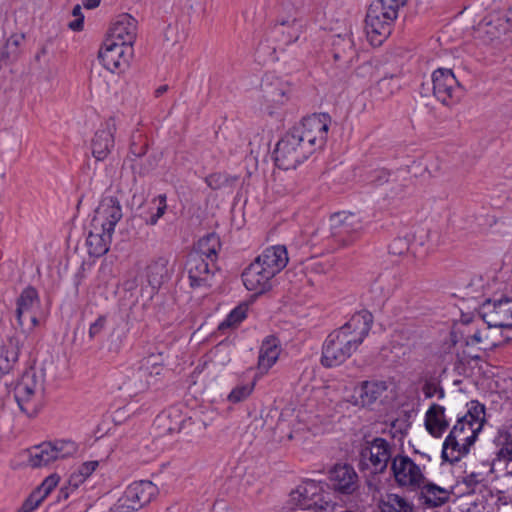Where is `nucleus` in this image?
<instances>
[{
    "label": "nucleus",
    "instance_id": "nucleus-27",
    "mask_svg": "<svg viewBox=\"0 0 512 512\" xmlns=\"http://www.w3.org/2000/svg\"><path fill=\"white\" fill-rule=\"evenodd\" d=\"M498 460L506 464V470L512 474V424L499 430L496 438Z\"/></svg>",
    "mask_w": 512,
    "mask_h": 512
},
{
    "label": "nucleus",
    "instance_id": "nucleus-48",
    "mask_svg": "<svg viewBox=\"0 0 512 512\" xmlns=\"http://www.w3.org/2000/svg\"><path fill=\"white\" fill-rule=\"evenodd\" d=\"M379 2L388 5L396 10H399L401 6H403L406 0H378Z\"/></svg>",
    "mask_w": 512,
    "mask_h": 512
},
{
    "label": "nucleus",
    "instance_id": "nucleus-43",
    "mask_svg": "<svg viewBox=\"0 0 512 512\" xmlns=\"http://www.w3.org/2000/svg\"><path fill=\"white\" fill-rule=\"evenodd\" d=\"M409 249V243L405 238H396L389 245V252L393 255H403Z\"/></svg>",
    "mask_w": 512,
    "mask_h": 512
},
{
    "label": "nucleus",
    "instance_id": "nucleus-19",
    "mask_svg": "<svg viewBox=\"0 0 512 512\" xmlns=\"http://www.w3.org/2000/svg\"><path fill=\"white\" fill-rule=\"evenodd\" d=\"M135 39L136 20L131 15L123 13L113 19L105 40L132 47Z\"/></svg>",
    "mask_w": 512,
    "mask_h": 512
},
{
    "label": "nucleus",
    "instance_id": "nucleus-6",
    "mask_svg": "<svg viewBox=\"0 0 512 512\" xmlns=\"http://www.w3.org/2000/svg\"><path fill=\"white\" fill-rule=\"evenodd\" d=\"M77 449V444L69 439L42 442L27 450V463L32 468L45 467L56 461L74 456Z\"/></svg>",
    "mask_w": 512,
    "mask_h": 512
},
{
    "label": "nucleus",
    "instance_id": "nucleus-20",
    "mask_svg": "<svg viewBox=\"0 0 512 512\" xmlns=\"http://www.w3.org/2000/svg\"><path fill=\"white\" fill-rule=\"evenodd\" d=\"M332 488L341 494H353L359 487V477L348 464L336 465L329 474Z\"/></svg>",
    "mask_w": 512,
    "mask_h": 512
},
{
    "label": "nucleus",
    "instance_id": "nucleus-31",
    "mask_svg": "<svg viewBox=\"0 0 512 512\" xmlns=\"http://www.w3.org/2000/svg\"><path fill=\"white\" fill-rule=\"evenodd\" d=\"M380 508L389 512H416L414 504L398 494H388Z\"/></svg>",
    "mask_w": 512,
    "mask_h": 512
},
{
    "label": "nucleus",
    "instance_id": "nucleus-41",
    "mask_svg": "<svg viewBox=\"0 0 512 512\" xmlns=\"http://www.w3.org/2000/svg\"><path fill=\"white\" fill-rule=\"evenodd\" d=\"M206 184L212 188V189H220L226 185H228V178L227 176L220 174V173H214L206 177L205 179Z\"/></svg>",
    "mask_w": 512,
    "mask_h": 512
},
{
    "label": "nucleus",
    "instance_id": "nucleus-58",
    "mask_svg": "<svg viewBox=\"0 0 512 512\" xmlns=\"http://www.w3.org/2000/svg\"><path fill=\"white\" fill-rule=\"evenodd\" d=\"M384 84H386L385 80H382V81L379 82V85H381V86L384 85Z\"/></svg>",
    "mask_w": 512,
    "mask_h": 512
},
{
    "label": "nucleus",
    "instance_id": "nucleus-1",
    "mask_svg": "<svg viewBox=\"0 0 512 512\" xmlns=\"http://www.w3.org/2000/svg\"><path fill=\"white\" fill-rule=\"evenodd\" d=\"M372 322V314L362 310L355 313L339 329L330 333L322 347V365L331 368L344 363L367 337Z\"/></svg>",
    "mask_w": 512,
    "mask_h": 512
},
{
    "label": "nucleus",
    "instance_id": "nucleus-4",
    "mask_svg": "<svg viewBox=\"0 0 512 512\" xmlns=\"http://www.w3.org/2000/svg\"><path fill=\"white\" fill-rule=\"evenodd\" d=\"M45 372L41 368L29 367L17 382L14 395L19 408L29 417L35 416L42 407Z\"/></svg>",
    "mask_w": 512,
    "mask_h": 512
},
{
    "label": "nucleus",
    "instance_id": "nucleus-32",
    "mask_svg": "<svg viewBox=\"0 0 512 512\" xmlns=\"http://www.w3.org/2000/svg\"><path fill=\"white\" fill-rule=\"evenodd\" d=\"M96 470V461L83 462L71 475L68 484L73 489H77L89 478Z\"/></svg>",
    "mask_w": 512,
    "mask_h": 512
},
{
    "label": "nucleus",
    "instance_id": "nucleus-13",
    "mask_svg": "<svg viewBox=\"0 0 512 512\" xmlns=\"http://www.w3.org/2000/svg\"><path fill=\"white\" fill-rule=\"evenodd\" d=\"M263 101L268 113L286 105L292 98L293 88L291 84L280 77L267 76L262 84Z\"/></svg>",
    "mask_w": 512,
    "mask_h": 512
},
{
    "label": "nucleus",
    "instance_id": "nucleus-12",
    "mask_svg": "<svg viewBox=\"0 0 512 512\" xmlns=\"http://www.w3.org/2000/svg\"><path fill=\"white\" fill-rule=\"evenodd\" d=\"M392 459V446L383 438L367 441L360 452V465L372 473L383 472Z\"/></svg>",
    "mask_w": 512,
    "mask_h": 512
},
{
    "label": "nucleus",
    "instance_id": "nucleus-18",
    "mask_svg": "<svg viewBox=\"0 0 512 512\" xmlns=\"http://www.w3.org/2000/svg\"><path fill=\"white\" fill-rule=\"evenodd\" d=\"M132 54L133 49L129 45L105 40L98 57L101 58L102 64L107 70L115 72L123 71L128 67Z\"/></svg>",
    "mask_w": 512,
    "mask_h": 512
},
{
    "label": "nucleus",
    "instance_id": "nucleus-59",
    "mask_svg": "<svg viewBox=\"0 0 512 512\" xmlns=\"http://www.w3.org/2000/svg\"><path fill=\"white\" fill-rule=\"evenodd\" d=\"M127 288L128 289H131L133 287V284L129 285L128 283L126 284Z\"/></svg>",
    "mask_w": 512,
    "mask_h": 512
},
{
    "label": "nucleus",
    "instance_id": "nucleus-54",
    "mask_svg": "<svg viewBox=\"0 0 512 512\" xmlns=\"http://www.w3.org/2000/svg\"><path fill=\"white\" fill-rule=\"evenodd\" d=\"M93 237H94V235H93V231H92V230H90V231L88 232V236H87V240H86V242H87V244H88L89 246H92V245H93Z\"/></svg>",
    "mask_w": 512,
    "mask_h": 512
},
{
    "label": "nucleus",
    "instance_id": "nucleus-57",
    "mask_svg": "<svg viewBox=\"0 0 512 512\" xmlns=\"http://www.w3.org/2000/svg\"><path fill=\"white\" fill-rule=\"evenodd\" d=\"M165 90H166V87H161V88H159V89L157 90V92H158V93H162V92H163V91H165Z\"/></svg>",
    "mask_w": 512,
    "mask_h": 512
},
{
    "label": "nucleus",
    "instance_id": "nucleus-47",
    "mask_svg": "<svg viewBox=\"0 0 512 512\" xmlns=\"http://www.w3.org/2000/svg\"><path fill=\"white\" fill-rule=\"evenodd\" d=\"M495 308H497V313H510L511 315V318H512V308L510 307V302L508 300H505V301H499L498 305L495 306Z\"/></svg>",
    "mask_w": 512,
    "mask_h": 512
},
{
    "label": "nucleus",
    "instance_id": "nucleus-37",
    "mask_svg": "<svg viewBox=\"0 0 512 512\" xmlns=\"http://www.w3.org/2000/svg\"><path fill=\"white\" fill-rule=\"evenodd\" d=\"M60 481V476L56 473L47 476L42 483L34 489V491L45 500L48 495L57 487Z\"/></svg>",
    "mask_w": 512,
    "mask_h": 512
},
{
    "label": "nucleus",
    "instance_id": "nucleus-21",
    "mask_svg": "<svg viewBox=\"0 0 512 512\" xmlns=\"http://www.w3.org/2000/svg\"><path fill=\"white\" fill-rule=\"evenodd\" d=\"M417 491L419 492V501L427 508H436L446 504L453 494L452 488L440 486L430 481L428 477Z\"/></svg>",
    "mask_w": 512,
    "mask_h": 512
},
{
    "label": "nucleus",
    "instance_id": "nucleus-35",
    "mask_svg": "<svg viewBox=\"0 0 512 512\" xmlns=\"http://www.w3.org/2000/svg\"><path fill=\"white\" fill-rule=\"evenodd\" d=\"M488 340V328L476 329L474 332L468 331L465 336V342L468 346H479L481 349L489 348L490 344Z\"/></svg>",
    "mask_w": 512,
    "mask_h": 512
},
{
    "label": "nucleus",
    "instance_id": "nucleus-42",
    "mask_svg": "<svg viewBox=\"0 0 512 512\" xmlns=\"http://www.w3.org/2000/svg\"><path fill=\"white\" fill-rule=\"evenodd\" d=\"M138 510L132 507V503L128 500L127 494H124L117 500V502L110 508V512H132Z\"/></svg>",
    "mask_w": 512,
    "mask_h": 512
},
{
    "label": "nucleus",
    "instance_id": "nucleus-15",
    "mask_svg": "<svg viewBox=\"0 0 512 512\" xmlns=\"http://www.w3.org/2000/svg\"><path fill=\"white\" fill-rule=\"evenodd\" d=\"M330 228L334 238L342 245H348L363 230V223L356 214L339 212L331 216Z\"/></svg>",
    "mask_w": 512,
    "mask_h": 512
},
{
    "label": "nucleus",
    "instance_id": "nucleus-7",
    "mask_svg": "<svg viewBox=\"0 0 512 512\" xmlns=\"http://www.w3.org/2000/svg\"><path fill=\"white\" fill-rule=\"evenodd\" d=\"M330 123L327 114H313L305 117L292 131L313 154L325 145Z\"/></svg>",
    "mask_w": 512,
    "mask_h": 512
},
{
    "label": "nucleus",
    "instance_id": "nucleus-33",
    "mask_svg": "<svg viewBox=\"0 0 512 512\" xmlns=\"http://www.w3.org/2000/svg\"><path fill=\"white\" fill-rule=\"evenodd\" d=\"M247 317V306L239 305L235 307L226 318L219 324L221 331L236 328Z\"/></svg>",
    "mask_w": 512,
    "mask_h": 512
},
{
    "label": "nucleus",
    "instance_id": "nucleus-52",
    "mask_svg": "<svg viewBox=\"0 0 512 512\" xmlns=\"http://www.w3.org/2000/svg\"><path fill=\"white\" fill-rule=\"evenodd\" d=\"M343 42L345 43V46L349 47V49H352L354 46V42L351 39L350 35L347 36V39H343Z\"/></svg>",
    "mask_w": 512,
    "mask_h": 512
},
{
    "label": "nucleus",
    "instance_id": "nucleus-25",
    "mask_svg": "<svg viewBox=\"0 0 512 512\" xmlns=\"http://www.w3.org/2000/svg\"><path fill=\"white\" fill-rule=\"evenodd\" d=\"M281 352L279 341L275 337L263 340L258 356V370L265 374L277 362Z\"/></svg>",
    "mask_w": 512,
    "mask_h": 512
},
{
    "label": "nucleus",
    "instance_id": "nucleus-16",
    "mask_svg": "<svg viewBox=\"0 0 512 512\" xmlns=\"http://www.w3.org/2000/svg\"><path fill=\"white\" fill-rule=\"evenodd\" d=\"M386 381H363L356 385L353 393L345 397V401L358 408H366L381 400L387 392Z\"/></svg>",
    "mask_w": 512,
    "mask_h": 512
},
{
    "label": "nucleus",
    "instance_id": "nucleus-36",
    "mask_svg": "<svg viewBox=\"0 0 512 512\" xmlns=\"http://www.w3.org/2000/svg\"><path fill=\"white\" fill-rule=\"evenodd\" d=\"M255 383L249 382L245 384H239L227 396V400L233 404L239 403L247 399L254 390Z\"/></svg>",
    "mask_w": 512,
    "mask_h": 512
},
{
    "label": "nucleus",
    "instance_id": "nucleus-8",
    "mask_svg": "<svg viewBox=\"0 0 512 512\" xmlns=\"http://www.w3.org/2000/svg\"><path fill=\"white\" fill-rule=\"evenodd\" d=\"M391 473L399 488L415 492L420 485L424 484L427 468L425 465L416 463L409 456L399 454L392 459Z\"/></svg>",
    "mask_w": 512,
    "mask_h": 512
},
{
    "label": "nucleus",
    "instance_id": "nucleus-56",
    "mask_svg": "<svg viewBox=\"0 0 512 512\" xmlns=\"http://www.w3.org/2000/svg\"><path fill=\"white\" fill-rule=\"evenodd\" d=\"M504 325V322L503 321H496L494 323V326H503Z\"/></svg>",
    "mask_w": 512,
    "mask_h": 512
},
{
    "label": "nucleus",
    "instance_id": "nucleus-44",
    "mask_svg": "<svg viewBox=\"0 0 512 512\" xmlns=\"http://www.w3.org/2000/svg\"><path fill=\"white\" fill-rule=\"evenodd\" d=\"M179 33H178V27L169 25L167 26L165 32H164V39L167 43H171L172 45L179 42Z\"/></svg>",
    "mask_w": 512,
    "mask_h": 512
},
{
    "label": "nucleus",
    "instance_id": "nucleus-17",
    "mask_svg": "<svg viewBox=\"0 0 512 512\" xmlns=\"http://www.w3.org/2000/svg\"><path fill=\"white\" fill-rule=\"evenodd\" d=\"M101 207L105 221L102 223L103 233L100 236V242H98V254H105L109 251L115 226L123 214L119 200L114 197L105 198Z\"/></svg>",
    "mask_w": 512,
    "mask_h": 512
},
{
    "label": "nucleus",
    "instance_id": "nucleus-9",
    "mask_svg": "<svg viewBox=\"0 0 512 512\" xmlns=\"http://www.w3.org/2000/svg\"><path fill=\"white\" fill-rule=\"evenodd\" d=\"M398 10L379 1L373 2L367 11L365 29L373 45L381 44L390 34L392 22L396 19Z\"/></svg>",
    "mask_w": 512,
    "mask_h": 512
},
{
    "label": "nucleus",
    "instance_id": "nucleus-2",
    "mask_svg": "<svg viewBox=\"0 0 512 512\" xmlns=\"http://www.w3.org/2000/svg\"><path fill=\"white\" fill-rule=\"evenodd\" d=\"M484 422V405L478 401H470L467 404V412L458 418L443 443V460L454 463L467 455L482 430Z\"/></svg>",
    "mask_w": 512,
    "mask_h": 512
},
{
    "label": "nucleus",
    "instance_id": "nucleus-46",
    "mask_svg": "<svg viewBox=\"0 0 512 512\" xmlns=\"http://www.w3.org/2000/svg\"><path fill=\"white\" fill-rule=\"evenodd\" d=\"M438 391V387L433 383H426L423 387V392L425 397L431 398L433 397Z\"/></svg>",
    "mask_w": 512,
    "mask_h": 512
},
{
    "label": "nucleus",
    "instance_id": "nucleus-3",
    "mask_svg": "<svg viewBox=\"0 0 512 512\" xmlns=\"http://www.w3.org/2000/svg\"><path fill=\"white\" fill-rule=\"evenodd\" d=\"M288 261V252L284 245L267 247L243 271L242 281L245 288L255 295L270 291L275 277L287 266Z\"/></svg>",
    "mask_w": 512,
    "mask_h": 512
},
{
    "label": "nucleus",
    "instance_id": "nucleus-49",
    "mask_svg": "<svg viewBox=\"0 0 512 512\" xmlns=\"http://www.w3.org/2000/svg\"><path fill=\"white\" fill-rule=\"evenodd\" d=\"M278 23L281 26L292 27V26H294L296 24V19L295 18H282V19L278 20Z\"/></svg>",
    "mask_w": 512,
    "mask_h": 512
},
{
    "label": "nucleus",
    "instance_id": "nucleus-38",
    "mask_svg": "<svg viewBox=\"0 0 512 512\" xmlns=\"http://www.w3.org/2000/svg\"><path fill=\"white\" fill-rule=\"evenodd\" d=\"M44 500L33 490L16 512H33Z\"/></svg>",
    "mask_w": 512,
    "mask_h": 512
},
{
    "label": "nucleus",
    "instance_id": "nucleus-40",
    "mask_svg": "<svg viewBox=\"0 0 512 512\" xmlns=\"http://www.w3.org/2000/svg\"><path fill=\"white\" fill-rule=\"evenodd\" d=\"M72 16L74 17V20L68 23L69 29L76 32L83 30L84 15L82 14L81 6L79 4L74 6Z\"/></svg>",
    "mask_w": 512,
    "mask_h": 512
},
{
    "label": "nucleus",
    "instance_id": "nucleus-26",
    "mask_svg": "<svg viewBox=\"0 0 512 512\" xmlns=\"http://www.w3.org/2000/svg\"><path fill=\"white\" fill-rule=\"evenodd\" d=\"M23 344L16 337H12L7 343L0 346V377L9 373L18 361Z\"/></svg>",
    "mask_w": 512,
    "mask_h": 512
},
{
    "label": "nucleus",
    "instance_id": "nucleus-14",
    "mask_svg": "<svg viewBox=\"0 0 512 512\" xmlns=\"http://www.w3.org/2000/svg\"><path fill=\"white\" fill-rule=\"evenodd\" d=\"M434 96L444 105L450 106L460 99V85L453 71L447 68H438L432 75Z\"/></svg>",
    "mask_w": 512,
    "mask_h": 512
},
{
    "label": "nucleus",
    "instance_id": "nucleus-11",
    "mask_svg": "<svg viewBox=\"0 0 512 512\" xmlns=\"http://www.w3.org/2000/svg\"><path fill=\"white\" fill-rule=\"evenodd\" d=\"M274 154L276 165L284 170L296 168L312 155L292 130L278 142Z\"/></svg>",
    "mask_w": 512,
    "mask_h": 512
},
{
    "label": "nucleus",
    "instance_id": "nucleus-23",
    "mask_svg": "<svg viewBox=\"0 0 512 512\" xmlns=\"http://www.w3.org/2000/svg\"><path fill=\"white\" fill-rule=\"evenodd\" d=\"M125 493L128 500L132 503V507L140 509L156 497L158 488L151 481L142 480L131 483L126 488Z\"/></svg>",
    "mask_w": 512,
    "mask_h": 512
},
{
    "label": "nucleus",
    "instance_id": "nucleus-50",
    "mask_svg": "<svg viewBox=\"0 0 512 512\" xmlns=\"http://www.w3.org/2000/svg\"><path fill=\"white\" fill-rule=\"evenodd\" d=\"M83 6L86 9H93L96 7V0H85L83 1Z\"/></svg>",
    "mask_w": 512,
    "mask_h": 512
},
{
    "label": "nucleus",
    "instance_id": "nucleus-45",
    "mask_svg": "<svg viewBox=\"0 0 512 512\" xmlns=\"http://www.w3.org/2000/svg\"><path fill=\"white\" fill-rule=\"evenodd\" d=\"M160 361H161V357L160 356H158V357L150 356L149 358L146 359V361L143 364V366H145L146 370H148L149 369V365H151L153 370L150 373H154V374L158 375V374H160V372L162 370V367L160 365Z\"/></svg>",
    "mask_w": 512,
    "mask_h": 512
},
{
    "label": "nucleus",
    "instance_id": "nucleus-55",
    "mask_svg": "<svg viewBox=\"0 0 512 512\" xmlns=\"http://www.w3.org/2000/svg\"><path fill=\"white\" fill-rule=\"evenodd\" d=\"M379 173L381 174V176H380V182H379V183L381 184V183H383V182L387 181V178H388L387 173H386V172H384V171H380Z\"/></svg>",
    "mask_w": 512,
    "mask_h": 512
},
{
    "label": "nucleus",
    "instance_id": "nucleus-10",
    "mask_svg": "<svg viewBox=\"0 0 512 512\" xmlns=\"http://www.w3.org/2000/svg\"><path fill=\"white\" fill-rule=\"evenodd\" d=\"M40 307L41 300L36 288L27 286L23 289L16 300V321L22 334L28 336L39 324Z\"/></svg>",
    "mask_w": 512,
    "mask_h": 512
},
{
    "label": "nucleus",
    "instance_id": "nucleus-53",
    "mask_svg": "<svg viewBox=\"0 0 512 512\" xmlns=\"http://www.w3.org/2000/svg\"><path fill=\"white\" fill-rule=\"evenodd\" d=\"M95 328H96V322H91L90 323V328H89V336H90V338L94 337Z\"/></svg>",
    "mask_w": 512,
    "mask_h": 512
},
{
    "label": "nucleus",
    "instance_id": "nucleus-51",
    "mask_svg": "<svg viewBox=\"0 0 512 512\" xmlns=\"http://www.w3.org/2000/svg\"><path fill=\"white\" fill-rule=\"evenodd\" d=\"M69 489H72L74 490L72 487L68 486V487H65V488H61L60 490V495L64 498V499H67L69 497Z\"/></svg>",
    "mask_w": 512,
    "mask_h": 512
},
{
    "label": "nucleus",
    "instance_id": "nucleus-5",
    "mask_svg": "<svg viewBox=\"0 0 512 512\" xmlns=\"http://www.w3.org/2000/svg\"><path fill=\"white\" fill-rule=\"evenodd\" d=\"M289 503L302 510L312 512H334V503L325 491V485L307 480L298 485L289 495Z\"/></svg>",
    "mask_w": 512,
    "mask_h": 512
},
{
    "label": "nucleus",
    "instance_id": "nucleus-22",
    "mask_svg": "<svg viewBox=\"0 0 512 512\" xmlns=\"http://www.w3.org/2000/svg\"><path fill=\"white\" fill-rule=\"evenodd\" d=\"M213 264L198 254H189L186 261V271L192 287L206 285L213 276Z\"/></svg>",
    "mask_w": 512,
    "mask_h": 512
},
{
    "label": "nucleus",
    "instance_id": "nucleus-34",
    "mask_svg": "<svg viewBox=\"0 0 512 512\" xmlns=\"http://www.w3.org/2000/svg\"><path fill=\"white\" fill-rule=\"evenodd\" d=\"M25 39L24 34H13L6 42V52L2 53V57L15 61L19 58L21 51L20 46Z\"/></svg>",
    "mask_w": 512,
    "mask_h": 512
},
{
    "label": "nucleus",
    "instance_id": "nucleus-24",
    "mask_svg": "<svg viewBox=\"0 0 512 512\" xmlns=\"http://www.w3.org/2000/svg\"><path fill=\"white\" fill-rule=\"evenodd\" d=\"M425 427L429 434L439 438L449 427V419L445 414V408L439 404H432L425 413Z\"/></svg>",
    "mask_w": 512,
    "mask_h": 512
},
{
    "label": "nucleus",
    "instance_id": "nucleus-29",
    "mask_svg": "<svg viewBox=\"0 0 512 512\" xmlns=\"http://www.w3.org/2000/svg\"><path fill=\"white\" fill-rule=\"evenodd\" d=\"M219 248V238L215 234H209L198 241L196 248L190 254H198L200 258L215 262Z\"/></svg>",
    "mask_w": 512,
    "mask_h": 512
},
{
    "label": "nucleus",
    "instance_id": "nucleus-30",
    "mask_svg": "<svg viewBox=\"0 0 512 512\" xmlns=\"http://www.w3.org/2000/svg\"><path fill=\"white\" fill-rule=\"evenodd\" d=\"M116 131L115 121L109 119L98 135V161L107 157L114 147V133Z\"/></svg>",
    "mask_w": 512,
    "mask_h": 512
},
{
    "label": "nucleus",
    "instance_id": "nucleus-39",
    "mask_svg": "<svg viewBox=\"0 0 512 512\" xmlns=\"http://www.w3.org/2000/svg\"><path fill=\"white\" fill-rule=\"evenodd\" d=\"M154 201L158 203V207L156 213L151 215V217L147 221V224L149 225H155L158 222V220L165 214L167 209V197L165 194L158 195L154 199Z\"/></svg>",
    "mask_w": 512,
    "mask_h": 512
},
{
    "label": "nucleus",
    "instance_id": "nucleus-28",
    "mask_svg": "<svg viewBox=\"0 0 512 512\" xmlns=\"http://www.w3.org/2000/svg\"><path fill=\"white\" fill-rule=\"evenodd\" d=\"M169 276V260L166 257H159L147 266V280L153 288L160 287Z\"/></svg>",
    "mask_w": 512,
    "mask_h": 512
}]
</instances>
